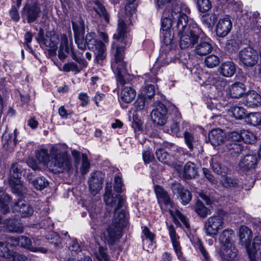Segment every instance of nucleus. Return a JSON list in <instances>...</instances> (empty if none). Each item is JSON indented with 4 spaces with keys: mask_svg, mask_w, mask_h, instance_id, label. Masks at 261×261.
Segmentation results:
<instances>
[{
    "mask_svg": "<svg viewBox=\"0 0 261 261\" xmlns=\"http://www.w3.org/2000/svg\"><path fill=\"white\" fill-rule=\"evenodd\" d=\"M37 41L40 44L41 47L45 46L49 47L48 52L50 55H55L57 48V45L59 40L57 35L51 32H47L44 36V32L42 29H40Z\"/></svg>",
    "mask_w": 261,
    "mask_h": 261,
    "instance_id": "nucleus-6",
    "label": "nucleus"
},
{
    "mask_svg": "<svg viewBox=\"0 0 261 261\" xmlns=\"http://www.w3.org/2000/svg\"><path fill=\"white\" fill-rule=\"evenodd\" d=\"M71 49L68 45V40L65 35H62L61 37V44L58 50V57L61 60L65 59L67 54H70Z\"/></svg>",
    "mask_w": 261,
    "mask_h": 261,
    "instance_id": "nucleus-27",
    "label": "nucleus"
},
{
    "mask_svg": "<svg viewBox=\"0 0 261 261\" xmlns=\"http://www.w3.org/2000/svg\"><path fill=\"white\" fill-rule=\"evenodd\" d=\"M134 107L137 111L142 110L145 107L144 97H138L134 103Z\"/></svg>",
    "mask_w": 261,
    "mask_h": 261,
    "instance_id": "nucleus-63",
    "label": "nucleus"
},
{
    "mask_svg": "<svg viewBox=\"0 0 261 261\" xmlns=\"http://www.w3.org/2000/svg\"><path fill=\"white\" fill-rule=\"evenodd\" d=\"M243 102L247 107H256L261 105V96L255 91L250 92L245 95Z\"/></svg>",
    "mask_w": 261,
    "mask_h": 261,
    "instance_id": "nucleus-24",
    "label": "nucleus"
},
{
    "mask_svg": "<svg viewBox=\"0 0 261 261\" xmlns=\"http://www.w3.org/2000/svg\"><path fill=\"white\" fill-rule=\"evenodd\" d=\"M165 11H164L163 14L165 17L163 18L162 21V28L164 34V42L166 45L170 44L172 43L173 37L171 36L168 32V30L171 27L172 24L174 23L173 19L172 18L171 13L168 16L165 14Z\"/></svg>",
    "mask_w": 261,
    "mask_h": 261,
    "instance_id": "nucleus-21",
    "label": "nucleus"
},
{
    "mask_svg": "<svg viewBox=\"0 0 261 261\" xmlns=\"http://www.w3.org/2000/svg\"><path fill=\"white\" fill-rule=\"evenodd\" d=\"M223 219L221 216L209 217L204 222V230L207 236L217 235L219 230L223 227Z\"/></svg>",
    "mask_w": 261,
    "mask_h": 261,
    "instance_id": "nucleus-7",
    "label": "nucleus"
},
{
    "mask_svg": "<svg viewBox=\"0 0 261 261\" xmlns=\"http://www.w3.org/2000/svg\"><path fill=\"white\" fill-rule=\"evenodd\" d=\"M155 154L159 161L167 164L170 163V155L168 154L165 149L160 148L156 149ZM170 154H171V155H173V153H170Z\"/></svg>",
    "mask_w": 261,
    "mask_h": 261,
    "instance_id": "nucleus-44",
    "label": "nucleus"
},
{
    "mask_svg": "<svg viewBox=\"0 0 261 261\" xmlns=\"http://www.w3.org/2000/svg\"><path fill=\"white\" fill-rule=\"evenodd\" d=\"M197 5L199 11L202 13L208 11L212 7L209 0H197Z\"/></svg>",
    "mask_w": 261,
    "mask_h": 261,
    "instance_id": "nucleus-56",
    "label": "nucleus"
},
{
    "mask_svg": "<svg viewBox=\"0 0 261 261\" xmlns=\"http://www.w3.org/2000/svg\"><path fill=\"white\" fill-rule=\"evenodd\" d=\"M6 229L10 232L22 233L23 228L21 223L18 222L16 219H10L5 220Z\"/></svg>",
    "mask_w": 261,
    "mask_h": 261,
    "instance_id": "nucleus-30",
    "label": "nucleus"
},
{
    "mask_svg": "<svg viewBox=\"0 0 261 261\" xmlns=\"http://www.w3.org/2000/svg\"><path fill=\"white\" fill-rule=\"evenodd\" d=\"M26 173L27 169L21 164L15 163L11 165L9 182L13 193L22 195L25 192V188L20 178L21 175L25 176Z\"/></svg>",
    "mask_w": 261,
    "mask_h": 261,
    "instance_id": "nucleus-4",
    "label": "nucleus"
},
{
    "mask_svg": "<svg viewBox=\"0 0 261 261\" xmlns=\"http://www.w3.org/2000/svg\"><path fill=\"white\" fill-rule=\"evenodd\" d=\"M247 250L250 259L254 258L256 261H261V238L255 237L252 246H246Z\"/></svg>",
    "mask_w": 261,
    "mask_h": 261,
    "instance_id": "nucleus-20",
    "label": "nucleus"
},
{
    "mask_svg": "<svg viewBox=\"0 0 261 261\" xmlns=\"http://www.w3.org/2000/svg\"><path fill=\"white\" fill-rule=\"evenodd\" d=\"M239 59L243 66L252 67L257 63L258 57L255 50L251 47H247L239 51Z\"/></svg>",
    "mask_w": 261,
    "mask_h": 261,
    "instance_id": "nucleus-8",
    "label": "nucleus"
},
{
    "mask_svg": "<svg viewBox=\"0 0 261 261\" xmlns=\"http://www.w3.org/2000/svg\"><path fill=\"white\" fill-rule=\"evenodd\" d=\"M220 62V58L215 55L206 56L204 61L205 66L209 68H213L217 66Z\"/></svg>",
    "mask_w": 261,
    "mask_h": 261,
    "instance_id": "nucleus-45",
    "label": "nucleus"
},
{
    "mask_svg": "<svg viewBox=\"0 0 261 261\" xmlns=\"http://www.w3.org/2000/svg\"><path fill=\"white\" fill-rule=\"evenodd\" d=\"M194 246L202 255L204 259L203 261H210V255L205 249L202 242L198 238L194 240Z\"/></svg>",
    "mask_w": 261,
    "mask_h": 261,
    "instance_id": "nucleus-46",
    "label": "nucleus"
},
{
    "mask_svg": "<svg viewBox=\"0 0 261 261\" xmlns=\"http://www.w3.org/2000/svg\"><path fill=\"white\" fill-rule=\"evenodd\" d=\"M84 68L73 62H68L65 64L62 68V70L65 72L73 71L75 73H79Z\"/></svg>",
    "mask_w": 261,
    "mask_h": 261,
    "instance_id": "nucleus-49",
    "label": "nucleus"
},
{
    "mask_svg": "<svg viewBox=\"0 0 261 261\" xmlns=\"http://www.w3.org/2000/svg\"><path fill=\"white\" fill-rule=\"evenodd\" d=\"M154 191L159 201H161L165 205L171 204L169 196L167 192L163 188L159 186H155Z\"/></svg>",
    "mask_w": 261,
    "mask_h": 261,
    "instance_id": "nucleus-38",
    "label": "nucleus"
},
{
    "mask_svg": "<svg viewBox=\"0 0 261 261\" xmlns=\"http://www.w3.org/2000/svg\"><path fill=\"white\" fill-rule=\"evenodd\" d=\"M221 183L222 186L228 189H236L239 187L238 180L227 176L223 175L221 178Z\"/></svg>",
    "mask_w": 261,
    "mask_h": 261,
    "instance_id": "nucleus-42",
    "label": "nucleus"
},
{
    "mask_svg": "<svg viewBox=\"0 0 261 261\" xmlns=\"http://www.w3.org/2000/svg\"><path fill=\"white\" fill-rule=\"evenodd\" d=\"M185 140L188 148L192 150L193 145L196 141V139L190 132H185L184 133Z\"/></svg>",
    "mask_w": 261,
    "mask_h": 261,
    "instance_id": "nucleus-55",
    "label": "nucleus"
},
{
    "mask_svg": "<svg viewBox=\"0 0 261 261\" xmlns=\"http://www.w3.org/2000/svg\"><path fill=\"white\" fill-rule=\"evenodd\" d=\"M197 174V170L195 164L191 162H187L184 170V175L186 178L191 179L195 178Z\"/></svg>",
    "mask_w": 261,
    "mask_h": 261,
    "instance_id": "nucleus-37",
    "label": "nucleus"
},
{
    "mask_svg": "<svg viewBox=\"0 0 261 261\" xmlns=\"http://www.w3.org/2000/svg\"><path fill=\"white\" fill-rule=\"evenodd\" d=\"M171 16L174 23H176L178 33L182 32L186 27L188 18L187 15L182 12L181 7L179 5H175L171 10Z\"/></svg>",
    "mask_w": 261,
    "mask_h": 261,
    "instance_id": "nucleus-10",
    "label": "nucleus"
},
{
    "mask_svg": "<svg viewBox=\"0 0 261 261\" xmlns=\"http://www.w3.org/2000/svg\"><path fill=\"white\" fill-rule=\"evenodd\" d=\"M50 164L58 172H69L72 169L71 160L66 151V146L56 145L50 149Z\"/></svg>",
    "mask_w": 261,
    "mask_h": 261,
    "instance_id": "nucleus-3",
    "label": "nucleus"
},
{
    "mask_svg": "<svg viewBox=\"0 0 261 261\" xmlns=\"http://www.w3.org/2000/svg\"><path fill=\"white\" fill-rule=\"evenodd\" d=\"M46 239L49 240V242L54 245L55 247H57L61 243L60 236L55 232H51L46 236Z\"/></svg>",
    "mask_w": 261,
    "mask_h": 261,
    "instance_id": "nucleus-58",
    "label": "nucleus"
},
{
    "mask_svg": "<svg viewBox=\"0 0 261 261\" xmlns=\"http://www.w3.org/2000/svg\"><path fill=\"white\" fill-rule=\"evenodd\" d=\"M72 28L74 32L75 41L79 48L84 50L86 49L84 34L85 33V25L83 20L81 17L72 21Z\"/></svg>",
    "mask_w": 261,
    "mask_h": 261,
    "instance_id": "nucleus-9",
    "label": "nucleus"
},
{
    "mask_svg": "<svg viewBox=\"0 0 261 261\" xmlns=\"http://www.w3.org/2000/svg\"><path fill=\"white\" fill-rule=\"evenodd\" d=\"M240 239L246 246L249 244L252 238V232L250 229L246 226H241L239 231Z\"/></svg>",
    "mask_w": 261,
    "mask_h": 261,
    "instance_id": "nucleus-36",
    "label": "nucleus"
},
{
    "mask_svg": "<svg viewBox=\"0 0 261 261\" xmlns=\"http://www.w3.org/2000/svg\"><path fill=\"white\" fill-rule=\"evenodd\" d=\"M171 189L173 193L179 194L181 202L184 205L187 204L191 201L192 198L191 193L179 182L175 181L172 183Z\"/></svg>",
    "mask_w": 261,
    "mask_h": 261,
    "instance_id": "nucleus-19",
    "label": "nucleus"
},
{
    "mask_svg": "<svg viewBox=\"0 0 261 261\" xmlns=\"http://www.w3.org/2000/svg\"><path fill=\"white\" fill-rule=\"evenodd\" d=\"M11 198L8 194L4 191L0 190V212L7 214L9 212V204Z\"/></svg>",
    "mask_w": 261,
    "mask_h": 261,
    "instance_id": "nucleus-31",
    "label": "nucleus"
},
{
    "mask_svg": "<svg viewBox=\"0 0 261 261\" xmlns=\"http://www.w3.org/2000/svg\"><path fill=\"white\" fill-rule=\"evenodd\" d=\"M25 10H27V21L29 23L35 21L41 12L40 8L36 5L26 7Z\"/></svg>",
    "mask_w": 261,
    "mask_h": 261,
    "instance_id": "nucleus-35",
    "label": "nucleus"
},
{
    "mask_svg": "<svg viewBox=\"0 0 261 261\" xmlns=\"http://www.w3.org/2000/svg\"><path fill=\"white\" fill-rule=\"evenodd\" d=\"M94 3L95 6L94 7V10L96 13L100 16L102 17L107 23L109 22V16L108 13L105 6L102 5L98 1H94Z\"/></svg>",
    "mask_w": 261,
    "mask_h": 261,
    "instance_id": "nucleus-39",
    "label": "nucleus"
},
{
    "mask_svg": "<svg viewBox=\"0 0 261 261\" xmlns=\"http://www.w3.org/2000/svg\"><path fill=\"white\" fill-rule=\"evenodd\" d=\"M236 65L230 61L223 63L218 68V71L223 76L230 77L236 72Z\"/></svg>",
    "mask_w": 261,
    "mask_h": 261,
    "instance_id": "nucleus-25",
    "label": "nucleus"
},
{
    "mask_svg": "<svg viewBox=\"0 0 261 261\" xmlns=\"http://www.w3.org/2000/svg\"><path fill=\"white\" fill-rule=\"evenodd\" d=\"M229 142L226 143V147L231 155H237L242 152L243 148L240 144L235 143V141Z\"/></svg>",
    "mask_w": 261,
    "mask_h": 261,
    "instance_id": "nucleus-40",
    "label": "nucleus"
},
{
    "mask_svg": "<svg viewBox=\"0 0 261 261\" xmlns=\"http://www.w3.org/2000/svg\"><path fill=\"white\" fill-rule=\"evenodd\" d=\"M103 198L108 210L110 211L111 208L116 206L112 222L108 228V243L113 244L121 237L122 229L127 224L125 212L121 208L125 198L122 196L118 197V202L116 204V197H114L112 193L111 186L108 185L106 187Z\"/></svg>",
    "mask_w": 261,
    "mask_h": 261,
    "instance_id": "nucleus-1",
    "label": "nucleus"
},
{
    "mask_svg": "<svg viewBox=\"0 0 261 261\" xmlns=\"http://www.w3.org/2000/svg\"><path fill=\"white\" fill-rule=\"evenodd\" d=\"M169 213L173 217L175 223L177 222V218H178L186 228H188L190 227V224L187 218L179 211L177 210H176L175 211L169 210Z\"/></svg>",
    "mask_w": 261,
    "mask_h": 261,
    "instance_id": "nucleus-48",
    "label": "nucleus"
},
{
    "mask_svg": "<svg viewBox=\"0 0 261 261\" xmlns=\"http://www.w3.org/2000/svg\"><path fill=\"white\" fill-rule=\"evenodd\" d=\"M127 32V25L124 20L122 18H119L118 21V27L116 33L114 35L113 38L117 40H124V38Z\"/></svg>",
    "mask_w": 261,
    "mask_h": 261,
    "instance_id": "nucleus-32",
    "label": "nucleus"
},
{
    "mask_svg": "<svg viewBox=\"0 0 261 261\" xmlns=\"http://www.w3.org/2000/svg\"><path fill=\"white\" fill-rule=\"evenodd\" d=\"M238 250L233 244L223 245L220 255L223 261H233L237 256Z\"/></svg>",
    "mask_w": 261,
    "mask_h": 261,
    "instance_id": "nucleus-23",
    "label": "nucleus"
},
{
    "mask_svg": "<svg viewBox=\"0 0 261 261\" xmlns=\"http://www.w3.org/2000/svg\"><path fill=\"white\" fill-rule=\"evenodd\" d=\"M261 121V115L258 113H252L248 115L247 123L251 125L257 126L258 128Z\"/></svg>",
    "mask_w": 261,
    "mask_h": 261,
    "instance_id": "nucleus-50",
    "label": "nucleus"
},
{
    "mask_svg": "<svg viewBox=\"0 0 261 261\" xmlns=\"http://www.w3.org/2000/svg\"><path fill=\"white\" fill-rule=\"evenodd\" d=\"M217 20V16L215 14H207L203 16L202 22L207 28H212Z\"/></svg>",
    "mask_w": 261,
    "mask_h": 261,
    "instance_id": "nucleus-53",
    "label": "nucleus"
},
{
    "mask_svg": "<svg viewBox=\"0 0 261 261\" xmlns=\"http://www.w3.org/2000/svg\"><path fill=\"white\" fill-rule=\"evenodd\" d=\"M86 47L92 50L96 56L95 60L100 63L106 57V46L99 40L96 39V34L94 32L88 33L84 39Z\"/></svg>",
    "mask_w": 261,
    "mask_h": 261,
    "instance_id": "nucleus-5",
    "label": "nucleus"
},
{
    "mask_svg": "<svg viewBox=\"0 0 261 261\" xmlns=\"http://www.w3.org/2000/svg\"><path fill=\"white\" fill-rule=\"evenodd\" d=\"M231 112L233 116L237 119H242L246 115L245 110L241 107L234 106L231 108Z\"/></svg>",
    "mask_w": 261,
    "mask_h": 261,
    "instance_id": "nucleus-54",
    "label": "nucleus"
},
{
    "mask_svg": "<svg viewBox=\"0 0 261 261\" xmlns=\"http://www.w3.org/2000/svg\"><path fill=\"white\" fill-rule=\"evenodd\" d=\"M104 174L99 171L92 172L88 178V185L90 193L93 195L98 193L102 189Z\"/></svg>",
    "mask_w": 261,
    "mask_h": 261,
    "instance_id": "nucleus-14",
    "label": "nucleus"
},
{
    "mask_svg": "<svg viewBox=\"0 0 261 261\" xmlns=\"http://www.w3.org/2000/svg\"><path fill=\"white\" fill-rule=\"evenodd\" d=\"M258 162L255 154H248L242 158L239 162V167L243 171H248L255 169Z\"/></svg>",
    "mask_w": 261,
    "mask_h": 261,
    "instance_id": "nucleus-18",
    "label": "nucleus"
},
{
    "mask_svg": "<svg viewBox=\"0 0 261 261\" xmlns=\"http://www.w3.org/2000/svg\"><path fill=\"white\" fill-rule=\"evenodd\" d=\"M82 166L81 167L80 170H81V174L83 175H84L88 172V171L89 170L90 164L88 161V158L85 154L83 153L82 154Z\"/></svg>",
    "mask_w": 261,
    "mask_h": 261,
    "instance_id": "nucleus-57",
    "label": "nucleus"
},
{
    "mask_svg": "<svg viewBox=\"0 0 261 261\" xmlns=\"http://www.w3.org/2000/svg\"><path fill=\"white\" fill-rule=\"evenodd\" d=\"M204 33L194 22L189 24L188 29L180 36V46L184 49L194 46L193 53L199 56H204L211 53L213 50L212 44L206 39H203Z\"/></svg>",
    "mask_w": 261,
    "mask_h": 261,
    "instance_id": "nucleus-2",
    "label": "nucleus"
},
{
    "mask_svg": "<svg viewBox=\"0 0 261 261\" xmlns=\"http://www.w3.org/2000/svg\"><path fill=\"white\" fill-rule=\"evenodd\" d=\"M225 135V132H210L208 137L211 144L216 146L220 145L224 141H231L228 138V133L224 138L223 136Z\"/></svg>",
    "mask_w": 261,
    "mask_h": 261,
    "instance_id": "nucleus-26",
    "label": "nucleus"
},
{
    "mask_svg": "<svg viewBox=\"0 0 261 261\" xmlns=\"http://www.w3.org/2000/svg\"><path fill=\"white\" fill-rule=\"evenodd\" d=\"M167 225V228L169 231V236L172 242V244L175 253L176 254L177 257L180 260L183 259L182 252L181 251V247L180 245V243L178 241L179 237L176 234L174 226L172 224L168 225V223L166 222Z\"/></svg>",
    "mask_w": 261,
    "mask_h": 261,
    "instance_id": "nucleus-17",
    "label": "nucleus"
},
{
    "mask_svg": "<svg viewBox=\"0 0 261 261\" xmlns=\"http://www.w3.org/2000/svg\"><path fill=\"white\" fill-rule=\"evenodd\" d=\"M124 48L122 46H116L115 54V61L112 63L111 67L113 71L117 74L125 72V63L123 61Z\"/></svg>",
    "mask_w": 261,
    "mask_h": 261,
    "instance_id": "nucleus-12",
    "label": "nucleus"
},
{
    "mask_svg": "<svg viewBox=\"0 0 261 261\" xmlns=\"http://www.w3.org/2000/svg\"><path fill=\"white\" fill-rule=\"evenodd\" d=\"M96 256L100 261H109L108 256L105 251V249L102 247H99L98 253H96Z\"/></svg>",
    "mask_w": 261,
    "mask_h": 261,
    "instance_id": "nucleus-64",
    "label": "nucleus"
},
{
    "mask_svg": "<svg viewBox=\"0 0 261 261\" xmlns=\"http://www.w3.org/2000/svg\"><path fill=\"white\" fill-rule=\"evenodd\" d=\"M12 244L10 242H0V256L8 259L11 257V253L13 251L10 250L9 247Z\"/></svg>",
    "mask_w": 261,
    "mask_h": 261,
    "instance_id": "nucleus-47",
    "label": "nucleus"
},
{
    "mask_svg": "<svg viewBox=\"0 0 261 261\" xmlns=\"http://www.w3.org/2000/svg\"><path fill=\"white\" fill-rule=\"evenodd\" d=\"M11 257L9 258L10 261H32L23 254L12 251L11 254Z\"/></svg>",
    "mask_w": 261,
    "mask_h": 261,
    "instance_id": "nucleus-60",
    "label": "nucleus"
},
{
    "mask_svg": "<svg viewBox=\"0 0 261 261\" xmlns=\"http://www.w3.org/2000/svg\"><path fill=\"white\" fill-rule=\"evenodd\" d=\"M228 138L232 141L242 140L246 144H253L256 142L258 136L253 132H241L240 134L238 132H228Z\"/></svg>",
    "mask_w": 261,
    "mask_h": 261,
    "instance_id": "nucleus-11",
    "label": "nucleus"
},
{
    "mask_svg": "<svg viewBox=\"0 0 261 261\" xmlns=\"http://www.w3.org/2000/svg\"><path fill=\"white\" fill-rule=\"evenodd\" d=\"M136 0H126L125 11L126 15L129 16L135 11L137 4L135 3Z\"/></svg>",
    "mask_w": 261,
    "mask_h": 261,
    "instance_id": "nucleus-59",
    "label": "nucleus"
},
{
    "mask_svg": "<svg viewBox=\"0 0 261 261\" xmlns=\"http://www.w3.org/2000/svg\"><path fill=\"white\" fill-rule=\"evenodd\" d=\"M136 95V91L130 86H125L122 89L120 97L122 101L125 103L131 102Z\"/></svg>",
    "mask_w": 261,
    "mask_h": 261,
    "instance_id": "nucleus-29",
    "label": "nucleus"
},
{
    "mask_svg": "<svg viewBox=\"0 0 261 261\" xmlns=\"http://www.w3.org/2000/svg\"><path fill=\"white\" fill-rule=\"evenodd\" d=\"M14 243L13 245H18L32 252H40L46 253L47 249L43 247H37L33 246L31 240L26 236H21L14 239Z\"/></svg>",
    "mask_w": 261,
    "mask_h": 261,
    "instance_id": "nucleus-15",
    "label": "nucleus"
},
{
    "mask_svg": "<svg viewBox=\"0 0 261 261\" xmlns=\"http://www.w3.org/2000/svg\"><path fill=\"white\" fill-rule=\"evenodd\" d=\"M245 86L240 82L235 83L229 88V93L233 98H238L241 97L245 92Z\"/></svg>",
    "mask_w": 261,
    "mask_h": 261,
    "instance_id": "nucleus-33",
    "label": "nucleus"
},
{
    "mask_svg": "<svg viewBox=\"0 0 261 261\" xmlns=\"http://www.w3.org/2000/svg\"><path fill=\"white\" fill-rule=\"evenodd\" d=\"M132 127L135 130H142L143 129V122L139 117L133 114Z\"/></svg>",
    "mask_w": 261,
    "mask_h": 261,
    "instance_id": "nucleus-61",
    "label": "nucleus"
},
{
    "mask_svg": "<svg viewBox=\"0 0 261 261\" xmlns=\"http://www.w3.org/2000/svg\"><path fill=\"white\" fill-rule=\"evenodd\" d=\"M195 210L196 213L200 217L202 218L206 217L210 212V210H208L201 202L199 201H197Z\"/></svg>",
    "mask_w": 261,
    "mask_h": 261,
    "instance_id": "nucleus-52",
    "label": "nucleus"
},
{
    "mask_svg": "<svg viewBox=\"0 0 261 261\" xmlns=\"http://www.w3.org/2000/svg\"><path fill=\"white\" fill-rule=\"evenodd\" d=\"M233 234V231L231 229H225L223 230L219 238L223 245H230V244H233L232 237Z\"/></svg>",
    "mask_w": 261,
    "mask_h": 261,
    "instance_id": "nucleus-43",
    "label": "nucleus"
},
{
    "mask_svg": "<svg viewBox=\"0 0 261 261\" xmlns=\"http://www.w3.org/2000/svg\"><path fill=\"white\" fill-rule=\"evenodd\" d=\"M32 183L34 187L39 190H43L48 185L47 180L43 176H40L36 178L35 180H33L32 181Z\"/></svg>",
    "mask_w": 261,
    "mask_h": 261,
    "instance_id": "nucleus-51",
    "label": "nucleus"
},
{
    "mask_svg": "<svg viewBox=\"0 0 261 261\" xmlns=\"http://www.w3.org/2000/svg\"><path fill=\"white\" fill-rule=\"evenodd\" d=\"M208 84L214 86L217 89L222 90L227 86L226 81L218 74L210 75L207 79Z\"/></svg>",
    "mask_w": 261,
    "mask_h": 261,
    "instance_id": "nucleus-28",
    "label": "nucleus"
},
{
    "mask_svg": "<svg viewBox=\"0 0 261 261\" xmlns=\"http://www.w3.org/2000/svg\"><path fill=\"white\" fill-rule=\"evenodd\" d=\"M13 211L17 213V215L22 218L29 217L32 216L34 212L33 208L26 201L22 200H18L15 203Z\"/></svg>",
    "mask_w": 261,
    "mask_h": 261,
    "instance_id": "nucleus-16",
    "label": "nucleus"
},
{
    "mask_svg": "<svg viewBox=\"0 0 261 261\" xmlns=\"http://www.w3.org/2000/svg\"><path fill=\"white\" fill-rule=\"evenodd\" d=\"M69 250L72 255L77 254L81 251V248L76 240H72L69 246Z\"/></svg>",
    "mask_w": 261,
    "mask_h": 261,
    "instance_id": "nucleus-62",
    "label": "nucleus"
},
{
    "mask_svg": "<svg viewBox=\"0 0 261 261\" xmlns=\"http://www.w3.org/2000/svg\"><path fill=\"white\" fill-rule=\"evenodd\" d=\"M167 109L161 102H159L155 109L152 111L151 116L155 125H164L167 121Z\"/></svg>",
    "mask_w": 261,
    "mask_h": 261,
    "instance_id": "nucleus-13",
    "label": "nucleus"
},
{
    "mask_svg": "<svg viewBox=\"0 0 261 261\" xmlns=\"http://www.w3.org/2000/svg\"><path fill=\"white\" fill-rule=\"evenodd\" d=\"M36 158L38 162L47 166L50 164V153L45 149H40L35 151Z\"/></svg>",
    "mask_w": 261,
    "mask_h": 261,
    "instance_id": "nucleus-34",
    "label": "nucleus"
},
{
    "mask_svg": "<svg viewBox=\"0 0 261 261\" xmlns=\"http://www.w3.org/2000/svg\"><path fill=\"white\" fill-rule=\"evenodd\" d=\"M70 55L72 59L74 60L77 64L80 65L81 67H83V68L87 67L88 63L84 59L82 53L79 51H75L71 49V53Z\"/></svg>",
    "mask_w": 261,
    "mask_h": 261,
    "instance_id": "nucleus-41",
    "label": "nucleus"
},
{
    "mask_svg": "<svg viewBox=\"0 0 261 261\" xmlns=\"http://www.w3.org/2000/svg\"><path fill=\"white\" fill-rule=\"evenodd\" d=\"M232 28V22L229 16H227L220 19L216 28V32L218 36L224 37L228 35Z\"/></svg>",
    "mask_w": 261,
    "mask_h": 261,
    "instance_id": "nucleus-22",
    "label": "nucleus"
}]
</instances>
